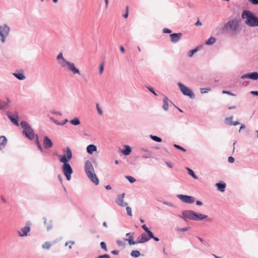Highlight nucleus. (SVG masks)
Returning a JSON list of instances; mask_svg holds the SVG:
<instances>
[{"mask_svg": "<svg viewBox=\"0 0 258 258\" xmlns=\"http://www.w3.org/2000/svg\"><path fill=\"white\" fill-rule=\"evenodd\" d=\"M166 165H167V166L168 167H169V168H172V167H173V164H172V163L171 162H167L166 163Z\"/></svg>", "mask_w": 258, "mask_h": 258, "instance_id": "052dcab7", "label": "nucleus"}, {"mask_svg": "<svg viewBox=\"0 0 258 258\" xmlns=\"http://www.w3.org/2000/svg\"><path fill=\"white\" fill-rule=\"evenodd\" d=\"M13 75L19 80H24L26 77L22 73H14Z\"/></svg>", "mask_w": 258, "mask_h": 258, "instance_id": "bb28decb", "label": "nucleus"}, {"mask_svg": "<svg viewBox=\"0 0 258 258\" xmlns=\"http://www.w3.org/2000/svg\"><path fill=\"white\" fill-rule=\"evenodd\" d=\"M199 50V47H197L195 49L190 50L188 52V56L189 57H191L193 55L197 52Z\"/></svg>", "mask_w": 258, "mask_h": 258, "instance_id": "7c9ffc66", "label": "nucleus"}, {"mask_svg": "<svg viewBox=\"0 0 258 258\" xmlns=\"http://www.w3.org/2000/svg\"><path fill=\"white\" fill-rule=\"evenodd\" d=\"M140 254H141L140 252L137 250H133L131 253V256L134 257H138L140 255Z\"/></svg>", "mask_w": 258, "mask_h": 258, "instance_id": "2f4dec72", "label": "nucleus"}, {"mask_svg": "<svg viewBox=\"0 0 258 258\" xmlns=\"http://www.w3.org/2000/svg\"><path fill=\"white\" fill-rule=\"evenodd\" d=\"M211 90V89L210 87L201 88V93L202 94L207 93L208 92L210 91Z\"/></svg>", "mask_w": 258, "mask_h": 258, "instance_id": "e433bc0d", "label": "nucleus"}, {"mask_svg": "<svg viewBox=\"0 0 258 258\" xmlns=\"http://www.w3.org/2000/svg\"><path fill=\"white\" fill-rule=\"evenodd\" d=\"M150 137L152 140H153V141H154L156 142H161L162 141V139L159 137L156 136L151 135L150 136Z\"/></svg>", "mask_w": 258, "mask_h": 258, "instance_id": "473e14b6", "label": "nucleus"}, {"mask_svg": "<svg viewBox=\"0 0 258 258\" xmlns=\"http://www.w3.org/2000/svg\"><path fill=\"white\" fill-rule=\"evenodd\" d=\"M111 252L112 254H114V255H117L119 253V251L117 250H112Z\"/></svg>", "mask_w": 258, "mask_h": 258, "instance_id": "680f3d73", "label": "nucleus"}, {"mask_svg": "<svg viewBox=\"0 0 258 258\" xmlns=\"http://www.w3.org/2000/svg\"><path fill=\"white\" fill-rule=\"evenodd\" d=\"M75 244V242L74 241H67L65 243V246H68L69 245V248L70 249L72 248V245H73Z\"/></svg>", "mask_w": 258, "mask_h": 258, "instance_id": "a19ab883", "label": "nucleus"}, {"mask_svg": "<svg viewBox=\"0 0 258 258\" xmlns=\"http://www.w3.org/2000/svg\"><path fill=\"white\" fill-rule=\"evenodd\" d=\"M43 145L46 149H49L53 146V143L47 136H45L43 139Z\"/></svg>", "mask_w": 258, "mask_h": 258, "instance_id": "a211bd4d", "label": "nucleus"}, {"mask_svg": "<svg viewBox=\"0 0 258 258\" xmlns=\"http://www.w3.org/2000/svg\"><path fill=\"white\" fill-rule=\"evenodd\" d=\"M241 20L237 18H234L229 20L224 24L222 27L223 32L231 31L235 34L238 33L240 31Z\"/></svg>", "mask_w": 258, "mask_h": 258, "instance_id": "f03ea898", "label": "nucleus"}, {"mask_svg": "<svg viewBox=\"0 0 258 258\" xmlns=\"http://www.w3.org/2000/svg\"><path fill=\"white\" fill-rule=\"evenodd\" d=\"M196 212L192 210H185L182 212V215L180 217L183 218L184 220L189 219L194 221Z\"/></svg>", "mask_w": 258, "mask_h": 258, "instance_id": "1a4fd4ad", "label": "nucleus"}, {"mask_svg": "<svg viewBox=\"0 0 258 258\" xmlns=\"http://www.w3.org/2000/svg\"><path fill=\"white\" fill-rule=\"evenodd\" d=\"M67 67L68 70L72 72L74 75H81L80 70L75 67V64L74 63L70 62Z\"/></svg>", "mask_w": 258, "mask_h": 258, "instance_id": "dca6fc26", "label": "nucleus"}, {"mask_svg": "<svg viewBox=\"0 0 258 258\" xmlns=\"http://www.w3.org/2000/svg\"><path fill=\"white\" fill-rule=\"evenodd\" d=\"M43 220H44V225L46 226L47 230L48 231L51 230L52 228V225L51 221H50L49 223H47V220H46V218H43Z\"/></svg>", "mask_w": 258, "mask_h": 258, "instance_id": "c85d7f7f", "label": "nucleus"}, {"mask_svg": "<svg viewBox=\"0 0 258 258\" xmlns=\"http://www.w3.org/2000/svg\"><path fill=\"white\" fill-rule=\"evenodd\" d=\"M125 193H122L117 195V197L115 200L116 203L120 207H125L127 206V203L124 201Z\"/></svg>", "mask_w": 258, "mask_h": 258, "instance_id": "9b49d317", "label": "nucleus"}, {"mask_svg": "<svg viewBox=\"0 0 258 258\" xmlns=\"http://www.w3.org/2000/svg\"><path fill=\"white\" fill-rule=\"evenodd\" d=\"M147 234L148 235V237L149 238V239L150 238H154V235L153 232L151 231H150L149 230L147 232Z\"/></svg>", "mask_w": 258, "mask_h": 258, "instance_id": "a18cd8bd", "label": "nucleus"}, {"mask_svg": "<svg viewBox=\"0 0 258 258\" xmlns=\"http://www.w3.org/2000/svg\"><path fill=\"white\" fill-rule=\"evenodd\" d=\"M86 149L89 154H92L94 152L97 151V147L93 144H90L87 147Z\"/></svg>", "mask_w": 258, "mask_h": 258, "instance_id": "4be33fe9", "label": "nucleus"}, {"mask_svg": "<svg viewBox=\"0 0 258 258\" xmlns=\"http://www.w3.org/2000/svg\"><path fill=\"white\" fill-rule=\"evenodd\" d=\"M250 93L252 95L258 96V91H252L250 92Z\"/></svg>", "mask_w": 258, "mask_h": 258, "instance_id": "69168bd1", "label": "nucleus"}, {"mask_svg": "<svg viewBox=\"0 0 258 258\" xmlns=\"http://www.w3.org/2000/svg\"><path fill=\"white\" fill-rule=\"evenodd\" d=\"M196 204L198 206H202L203 205V203L200 201H196Z\"/></svg>", "mask_w": 258, "mask_h": 258, "instance_id": "338daca9", "label": "nucleus"}, {"mask_svg": "<svg viewBox=\"0 0 258 258\" xmlns=\"http://www.w3.org/2000/svg\"><path fill=\"white\" fill-rule=\"evenodd\" d=\"M173 146L176 148V149H178L179 150H181L183 152H186V150L183 148L182 147L178 145H177V144H174Z\"/></svg>", "mask_w": 258, "mask_h": 258, "instance_id": "c03bdc74", "label": "nucleus"}, {"mask_svg": "<svg viewBox=\"0 0 258 258\" xmlns=\"http://www.w3.org/2000/svg\"><path fill=\"white\" fill-rule=\"evenodd\" d=\"M233 118V116H230L228 117H226L225 119V123L228 125H231V123L233 122V121H232Z\"/></svg>", "mask_w": 258, "mask_h": 258, "instance_id": "72a5a7b5", "label": "nucleus"}, {"mask_svg": "<svg viewBox=\"0 0 258 258\" xmlns=\"http://www.w3.org/2000/svg\"><path fill=\"white\" fill-rule=\"evenodd\" d=\"M125 207H126V210L127 212V214L130 216H132V209H131V207L129 206H126Z\"/></svg>", "mask_w": 258, "mask_h": 258, "instance_id": "79ce46f5", "label": "nucleus"}, {"mask_svg": "<svg viewBox=\"0 0 258 258\" xmlns=\"http://www.w3.org/2000/svg\"><path fill=\"white\" fill-rule=\"evenodd\" d=\"M56 59L58 61L59 64L62 67L64 68L66 66H68L70 63V61L67 60L63 56V54L62 52H60L58 53V55L56 57Z\"/></svg>", "mask_w": 258, "mask_h": 258, "instance_id": "9d476101", "label": "nucleus"}, {"mask_svg": "<svg viewBox=\"0 0 258 258\" xmlns=\"http://www.w3.org/2000/svg\"><path fill=\"white\" fill-rule=\"evenodd\" d=\"M222 93L223 94H227L230 95H234V94L230 91L223 90Z\"/></svg>", "mask_w": 258, "mask_h": 258, "instance_id": "5fc2aeb1", "label": "nucleus"}, {"mask_svg": "<svg viewBox=\"0 0 258 258\" xmlns=\"http://www.w3.org/2000/svg\"><path fill=\"white\" fill-rule=\"evenodd\" d=\"M163 204L165 205L170 206V207H172L173 206L172 203H171L170 202H164Z\"/></svg>", "mask_w": 258, "mask_h": 258, "instance_id": "bf43d9fd", "label": "nucleus"}, {"mask_svg": "<svg viewBox=\"0 0 258 258\" xmlns=\"http://www.w3.org/2000/svg\"><path fill=\"white\" fill-rule=\"evenodd\" d=\"M85 171L86 174L90 173H95L94 171V167L89 160H87L85 163Z\"/></svg>", "mask_w": 258, "mask_h": 258, "instance_id": "f8f14e48", "label": "nucleus"}, {"mask_svg": "<svg viewBox=\"0 0 258 258\" xmlns=\"http://www.w3.org/2000/svg\"><path fill=\"white\" fill-rule=\"evenodd\" d=\"M218 189L221 192H223L225 190L226 184L223 181L219 182L216 184Z\"/></svg>", "mask_w": 258, "mask_h": 258, "instance_id": "a878e982", "label": "nucleus"}, {"mask_svg": "<svg viewBox=\"0 0 258 258\" xmlns=\"http://www.w3.org/2000/svg\"><path fill=\"white\" fill-rule=\"evenodd\" d=\"M11 31L10 27L7 24L0 25L1 41L2 43L6 42V38L8 36Z\"/></svg>", "mask_w": 258, "mask_h": 258, "instance_id": "39448f33", "label": "nucleus"}, {"mask_svg": "<svg viewBox=\"0 0 258 258\" xmlns=\"http://www.w3.org/2000/svg\"><path fill=\"white\" fill-rule=\"evenodd\" d=\"M142 228L147 232V231H148L149 230V229H148V228L146 226V225H143L142 226Z\"/></svg>", "mask_w": 258, "mask_h": 258, "instance_id": "13d9d810", "label": "nucleus"}, {"mask_svg": "<svg viewBox=\"0 0 258 258\" xmlns=\"http://www.w3.org/2000/svg\"><path fill=\"white\" fill-rule=\"evenodd\" d=\"M63 152L64 154L63 156L58 155V157L59 161L63 163L61 169L67 180L69 181L71 179V175L73 172V169L69 163V161L73 157L72 152L69 147H67L66 149H63Z\"/></svg>", "mask_w": 258, "mask_h": 258, "instance_id": "f257e3e1", "label": "nucleus"}, {"mask_svg": "<svg viewBox=\"0 0 258 258\" xmlns=\"http://www.w3.org/2000/svg\"><path fill=\"white\" fill-rule=\"evenodd\" d=\"M100 246L104 250L106 251L107 250L106 243L104 241H102L100 243Z\"/></svg>", "mask_w": 258, "mask_h": 258, "instance_id": "37998d69", "label": "nucleus"}, {"mask_svg": "<svg viewBox=\"0 0 258 258\" xmlns=\"http://www.w3.org/2000/svg\"><path fill=\"white\" fill-rule=\"evenodd\" d=\"M208 216L200 213H195L194 221H202L204 219L207 218Z\"/></svg>", "mask_w": 258, "mask_h": 258, "instance_id": "aec40b11", "label": "nucleus"}, {"mask_svg": "<svg viewBox=\"0 0 258 258\" xmlns=\"http://www.w3.org/2000/svg\"><path fill=\"white\" fill-rule=\"evenodd\" d=\"M177 197L182 202L187 204H192L195 201V197L191 196L178 194Z\"/></svg>", "mask_w": 258, "mask_h": 258, "instance_id": "6e6552de", "label": "nucleus"}, {"mask_svg": "<svg viewBox=\"0 0 258 258\" xmlns=\"http://www.w3.org/2000/svg\"><path fill=\"white\" fill-rule=\"evenodd\" d=\"M50 247L51 244L49 242H45L42 245V247L45 249H49Z\"/></svg>", "mask_w": 258, "mask_h": 258, "instance_id": "c9c22d12", "label": "nucleus"}, {"mask_svg": "<svg viewBox=\"0 0 258 258\" xmlns=\"http://www.w3.org/2000/svg\"><path fill=\"white\" fill-rule=\"evenodd\" d=\"M125 178L129 181V182L131 183H134V182L136 181V179L131 176H129V175H127V176H125Z\"/></svg>", "mask_w": 258, "mask_h": 258, "instance_id": "58836bf2", "label": "nucleus"}, {"mask_svg": "<svg viewBox=\"0 0 258 258\" xmlns=\"http://www.w3.org/2000/svg\"><path fill=\"white\" fill-rule=\"evenodd\" d=\"M182 36L181 33H174L170 35L171 41L172 43H175L177 42L181 38Z\"/></svg>", "mask_w": 258, "mask_h": 258, "instance_id": "2eb2a0df", "label": "nucleus"}, {"mask_svg": "<svg viewBox=\"0 0 258 258\" xmlns=\"http://www.w3.org/2000/svg\"><path fill=\"white\" fill-rule=\"evenodd\" d=\"M104 70V65L103 64H101L99 67V74H101L103 73Z\"/></svg>", "mask_w": 258, "mask_h": 258, "instance_id": "de8ad7c7", "label": "nucleus"}, {"mask_svg": "<svg viewBox=\"0 0 258 258\" xmlns=\"http://www.w3.org/2000/svg\"><path fill=\"white\" fill-rule=\"evenodd\" d=\"M216 42V38L214 37H210L206 41L207 45H212Z\"/></svg>", "mask_w": 258, "mask_h": 258, "instance_id": "c756f323", "label": "nucleus"}, {"mask_svg": "<svg viewBox=\"0 0 258 258\" xmlns=\"http://www.w3.org/2000/svg\"><path fill=\"white\" fill-rule=\"evenodd\" d=\"M146 153L142 156V157L145 159L149 158L151 155V152L148 150H144Z\"/></svg>", "mask_w": 258, "mask_h": 258, "instance_id": "4c0bfd02", "label": "nucleus"}, {"mask_svg": "<svg viewBox=\"0 0 258 258\" xmlns=\"http://www.w3.org/2000/svg\"><path fill=\"white\" fill-rule=\"evenodd\" d=\"M30 231V227L29 225H27L21 228V231H18L20 236H26L28 235V233Z\"/></svg>", "mask_w": 258, "mask_h": 258, "instance_id": "f3484780", "label": "nucleus"}, {"mask_svg": "<svg viewBox=\"0 0 258 258\" xmlns=\"http://www.w3.org/2000/svg\"><path fill=\"white\" fill-rule=\"evenodd\" d=\"M10 100L9 98H7L6 101H3L0 99V109H5L8 107Z\"/></svg>", "mask_w": 258, "mask_h": 258, "instance_id": "5701e85b", "label": "nucleus"}, {"mask_svg": "<svg viewBox=\"0 0 258 258\" xmlns=\"http://www.w3.org/2000/svg\"><path fill=\"white\" fill-rule=\"evenodd\" d=\"M7 142V139L5 136H1L0 137V150H3L6 146Z\"/></svg>", "mask_w": 258, "mask_h": 258, "instance_id": "412c9836", "label": "nucleus"}, {"mask_svg": "<svg viewBox=\"0 0 258 258\" xmlns=\"http://www.w3.org/2000/svg\"><path fill=\"white\" fill-rule=\"evenodd\" d=\"M120 51H121V52H122V53H124V51H125V49H124V47H123V46H122V45H121V46H120Z\"/></svg>", "mask_w": 258, "mask_h": 258, "instance_id": "774afa93", "label": "nucleus"}, {"mask_svg": "<svg viewBox=\"0 0 258 258\" xmlns=\"http://www.w3.org/2000/svg\"><path fill=\"white\" fill-rule=\"evenodd\" d=\"M37 146L38 147V148L39 149V150L41 152H44V150H43V149L42 148V147H41L40 144H38V145H37Z\"/></svg>", "mask_w": 258, "mask_h": 258, "instance_id": "6e6d98bb", "label": "nucleus"}, {"mask_svg": "<svg viewBox=\"0 0 258 258\" xmlns=\"http://www.w3.org/2000/svg\"><path fill=\"white\" fill-rule=\"evenodd\" d=\"M186 169L188 170V174L190 175H191L195 179L198 178L197 176L195 174V172H194V171L192 170H191V169H190L189 168H188V167H187Z\"/></svg>", "mask_w": 258, "mask_h": 258, "instance_id": "f704fd0d", "label": "nucleus"}, {"mask_svg": "<svg viewBox=\"0 0 258 258\" xmlns=\"http://www.w3.org/2000/svg\"><path fill=\"white\" fill-rule=\"evenodd\" d=\"M96 109H97L98 114L100 115H102L103 114V111L101 109V108H100L99 104L98 103L96 104Z\"/></svg>", "mask_w": 258, "mask_h": 258, "instance_id": "ea45409f", "label": "nucleus"}, {"mask_svg": "<svg viewBox=\"0 0 258 258\" xmlns=\"http://www.w3.org/2000/svg\"><path fill=\"white\" fill-rule=\"evenodd\" d=\"M242 19H245V23L250 27L258 26V17L249 10H244L241 14Z\"/></svg>", "mask_w": 258, "mask_h": 258, "instance_id": "7ed1b4c3", "label": "nucleus"}, {"mask_svg": "<svg viewBox=\"0 0 258 258\" xmlns=\"http://www.w3.org/2000/svg\"><path fill=\"white\" fill-rule=\"evenodd\" d=\"M116 243L118 244V245H119V246H123L124 245V242L119 240H117L116 241Z\"/></svg>", "mask_w": 258, "mask_h": 258, "instance_id": "603ef678", "label": "nucleus"}, {"mask_svg": "<svg viewBox=\"0 0 258 258\" xmlns=\"http://www.w3.org/2000/svg\"><path fill=\"white\" fill-rule=\"evenodd\" d=\"M148 89L155 96H157V94L154 91L153 88L150 86L147 87Z\"/></svg>", "mask_w": 258, "mask_h": 258, "instance_id": "49530a36", "label": "nucleus"}, {"mask_svg": "<svg viewBox=\"0 0 258 258\" xmlns=\"http://www.w3.org/2000/svg\"><path fill=\"white\" fill-rule=\"evenodd\" d=\"M245 78L257 80L258 79V73L256 72H254L250 73L245 74L241 76V79H244Z\"/></svg>", "mask_w": 258, "mask_h": 258, "instance_id": "ddd939ff", "label": "nucleus"}, {"mask_svg": "<svg viewBox=\"0 0 258 258\" xmlns=\"http://www.w3.org/2000/svg\"><path fill=\"white\" fill-rule=\"evenodd\" d=\"M123 147L124 149L121 151V152L125 156L128 155L132 152L131 147L128 145H124Z\"/></svg>", "mask_w": 258, "mask_h": 258, "instance_id": "393cba45", "label": "nucleus"}, {"mask_svg": "<svg viewBox=\"0 0 258 258\" xmlns=\"http://www.w3.org/2000/svg\"><path fill=\"white\" fill-rule=\"evenodd\" d=\"M248 1L253 5H258V0H248Z\"/></svg>", "mask_w": 258, "mask_h": 258, "instance_id": "8fccbe9b", "label": "nucleus"}, {"mask_svg": "<svg viewBox=\"0 0 258 258\" xmlns=\"http://www.w3.org/2000/svg\"><path fill=\"white\" fill-rule=\"evenodd\" d=\"M70 123L74 125H79L81 123L80 119L78 117H75L70 121Z\"/></svg>", "mask_w": 258, "mask_h": 258, "instance_id": "cd10ccee", "label": "nucleus"}, {"mask_svg": "<svg viewBox=\"0 0 258 258\" xmlns=\"http://www.w3.org/2000/svg\"><path fill=\"white\" fill-rule=\"evenodd\" d=\"M128 16V7H126V13L125 14L123 15V17L124 18H127Z\"/></svg>", "mask_w": 258, "mask_h": 258, "instance_id": "864d4df0", "label": "nucleus"}, {"mask_svg": "<svg viewBox=\"0 0 258 258\" xmlns=\"http://www.w3.org/2000/svg\"><path fill=\"white\" fill-rule=\"evenodd\" d=\"M163 102V109L165 111L168 110L169 107L168 103L169 102L172 103V102L170 100H169L168 98L165 96L164 97Z\"/></svg>", "mask_w": 258, "mask_h": 258, "instance_id": "b1692460", "label": "nucleus"}, {"mask_svg": "<svg viewBox=\"0 0 258 258\" xmlns=\"http://www.w3.org/2000/svg\"><path fill=\"white\" fill-rule=\"evenodd\" d=\"M163 32L164 33H170L171 32V30L168 28H164L163 29Z\"/></svg>", "mask_w": 258, "mask_h": 258, "instance_id": "09e8293b", "label": "nucleus"}, {"mask_svg": "<svg viewBox=\"0 0 258 258\" xmlns=\"http://www.w3.org/2000/svg\"><path fill=\"white\" fill-rule=\"evenodd\" d=\"M239 124H240V123L238 121H235L232 122V123H231V125L235 126V125Z\"/></svg>", "mask_w": 258, "mask_h": 258, "instance_id": "0e129e2a", "label": "nucleus"}, {"mask_svg": "<svg viewBox=\"0 0 258 258\" xmlns=\"http://www.w3.org/2000/svg\"><path fill=\"white\" fill-rule=\"evenodd\" d=\"M177 84L181 92L184 95L188 96L191 99H194L195 97V94L189 88L187 87L180 82L178 83Z\"/></svg>", "mask_w": 258, "mask_h": 258, "instance_id": "0eeeda50", "label": "nucleus"}, {"mask_svg": "<svg viewBox=\"0 0 258 258\" xmlns=\"http://www.w3.org/2000/svg\"><path fill=\"white\" fill-rule=\"evenodd\" d=\"M125 241H127L130 245H135L138 243H143L147 242L149 240V238L148 237L147 235L143 233L140 237H139L136 241L132 240V238L130 237L129 238H124Z\"/></svg>", "mask_w": 258, "mask_h": 258, "instance_id": "423d86ee", "label": "nucleus"}, {"mask_svg": "<svg viewBox=\"0 0 258 258\" xmlns=\"http://www.w3.org/2000/svg\"><path fill=\"white\" fill-rule=\"evenodd\" d=\"M7 116L10 120L16 125L19 126V123L18 121V115L17 112L15 114H12L11 113H8Z\"/></svg>", "mask_w": 258, "mask_h": 258, "instance_id": "4468645a", "label": "nucleus"}, {"mask_svg": "<svg viewBox=\"0 0 258 258\" xmlns=\"http://www.w3.org/2000/svg\"><path fill=\"white\" fill-rule=\"evenodd\" d=\"M87 175L92 183H93L96 185L99 184V179L97 177L95 173H90L87 174Z\"/></svg>", "mask_w": 258, "mask_h": 258, "instance_id": "6ab92c4d", "label": "nucleus"}, {"mask_svg": "<svg viewBox=\"0 0 258 258\" xmlns=\"http://www.w3.org/2000/svg\"><path fill=\"white\" fill-rule=\"evenodd\" d=\"M67 122H68V119H65L62 122H60V125H64Z\"/></svg>", "mask_w": 258, "mask_h": 258, "instance_id": "4d7b16f0", "label": "nucleus"}, {"mask_svg": "<svg viewBox=\"0 0 258 258\" xmlns=\"http://www.w3.org/2000/svg\"><path fill=\"white\" fill-rule=\"evenodd\" d=\"M21 125L24 129L22 132L23 135L30 140H33L35 137V134L31 126L25 121H21Z\"/></svg>", "mask_w": 258, "mask_h": 258, "instance_id": "20e7f679", "label": "nucleus"}, {"mask_svg": "<svg viewBox=\"0 0 258 258\" xmlns=\"http://www.w3.org/2000/svg\"><path fill=\"white\" fill-rule=\"evenodd\" d=\"M188 229V228L187 227H184V228H182L179 229V231H182V232H185V231H187Z\"/></svg>", "mask_w": 258, "mask_h": 258, "instance_id": "e2e57ef3", "label": "nucleus"}, {"mask_svg": "<svg viewBox=\"0 0 258 258\" xmlns=\"http://www.w3.org/2000/svg\"><path fill=\"white\" fill-rule=\"evenodd\" d=\"M228 161L229 163H232L234 162V158L232 156H230L228 157Z\"/></svg>", "mask_w": 258, "mask_h": 258, "instance_id": "3c124183", "label": "nucleus"}]
</instances>
